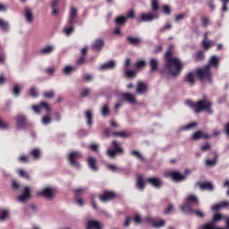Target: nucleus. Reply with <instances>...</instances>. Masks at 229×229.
<instances>
[{
	"mask_svg": "<svg viewBox=\"0 0 229 229\" xmlns=\"http://www.w3.org/2000/svg\"><path fill=\"white\" fill-rule=\"evenodd\" d=\"M221 2H223V7H222V11L223 12H227L228 11V3H229V0H220Z\"/></svg>",
	"mask_w": 229,
	"mask_h": 229,
	"instance_id": "nucleus-58",
	"label": "nucleus"
},
{
	"mask_svg": "<svg viewBox=\"0 0 229 229\" xmlns=\"http://www.w3.org/2000/svg\"><path fill=\"white\" fill-rule=\"evenodd\" d=\"M31 197V191L30 190V187H25L23 190V193L18 197V200L21 202H25Z\"/></svg>",
	"mask_w": 229,
	"mask_h": 229,
	"instance_id": "nucleus-13",
	"label": "nucleus"
},
{
	"mask_svg": "<svg viewBox=\"0 0 229 229\" xmlns=\"http://www.w3.org/2000/svg\"><path fill=\"white\" fill-rule=\"evenodd\" d=\"M127 21V19L124 16H119L115 19V24L118 26H123Z\"/></svg>",
	"mask_w": 229,
	"mask_h": 229,
	"instance_id": "nucleus-37",
	"label": "nucleus"
},
{
	"mask_svg": "<svg viewBox=\"0 0 229 229\" xmlns=\"http://www.w3.org/2000/svg\"><path fill=\"white\" fill-rule=\"evenodd\" d=\"M43 97H45L46 98H53L55 97V91L54 90L45 91L43 92Z\"/></svg>",
	"mask_w": 229,
	"mask_h": 229,
	"instance_id": "nucleus-50",
	"label": "nucleus"
},
{
	"mask_svg": "<svg viewBox=\"0 0 229 229\" xmlns=\"http://www.w3.org/2000/svg\"><path fill=\"white\" fill-rule=\"evenodd\" d=\"M86 62V57L83 55H81V57L77 60L76 64L77 65H81Z\"/></svg>",
	"mask_w": 229,
	"mask_h": 229,
	"instance_id": "nucleus-61",
	"label": "nucleus"
},
{
	"mask_svg": "<svg viewBox=\"0 0 229 229\" xmlns=\"http://www.w3.org/2000/svg\"><path fill=\"white\" fill-rule=\"evenodd\" d=\"M186 104L190 107L193 108L194 112L197 114H199L202 111H207L210 114H213V110H212L213 103L210 100H208L206 96L203 97V99H200L196 103H193L191 100H187Z\"/></svg>",
	"mask_w": 229,
	"mask_h": 229,
	"instance_id": "nucleus-2",
	"label": "nucleus"
},
{
	"mask_svg": "<svg viewBox=\"0 0 229 229\" xmlns=\"http://www.w3.org/2000/svg\"><path fill=\"white\" fill-rule=\"evenodd\" d=\"M148 92V84L142 81L138 82L136 93L144 95Z\"/></svg>",
	"mask_w": 229,
	"mask_h": 229,
	"instance_id": "nucleus-14",
	"label": "nucleus"
},
{
	"mask_svg": "<svg viewBox=\"0 0 229 229\" xmlns=\"http://www.w3.org/2000/svg\"><path fill=\"white\" fill-rule=\"evenodd\" d=\"M127 42L129 45L132 47H140L142 43V39L140 38H133V37H127L126 38Z\"/></svg>",
	"mask_w": 229,
	"mask_h": 229,
	"instance_id": "nucleus-16",
	"label": "nucleus"
},
{
	"mask_svg": "<svg viewBox=\"0 0 229 229\" xmlns=\"http://www.w3.org/2000/svg\"><path fill=\"white\" fill-rule=\"evenodd\" d=\"M151 9H152V13H158V10H159V4H158V2L157 0H152V3H151Z\"/></svg>",
	"mask_w": 229,
	"mask_h": 229,
	"instance_id": "nucleus-44",
	"label": "nucleus"
},
{
	"mask_svg": "<svg viewBox=\"0 0 229 229\" xmlns=\"http://www.w3.org/2000/svg\"><path fill=\"white\" fill-rule=\"evenodd\" d=\"M135 72L131 70H128L125 72V77L127 78H133L135 76Z\"/></svg>",
	"mask_w": 229,
	"mask_h": 229,
	"instance_id": "nucleus-60",
	"label": "nucleus"
},
{
	"mask_svg": "<svg viewBox=\"0 0 229 229\" xmlns=\"http://www.w3.org/2000/svg\"><path fill=\"white\" fill-rule=\"evenodd\" d=\"M77 14H78V10L75 7H71L70 16L68 20V23L70 26H73V24L75 23V19L77 17Z\"/></svg>",
	"mask_w": 229,
	"mask_h": 229,
	"instance_id": "nucleus-15",
	"label": "nucleus"
},
{
	"mask_svg": "<svg viewBox=\"0 0 229 229\" xmlns=\"http://www.w3.org/2000/svg\"><path fill=\"white\" fill-rule=\"evenodd\" d=\"M114 66H115V63L114 61H110L107 64L101 65L100 68L102 70H106V69H113Z\"/></svg>",
	"mask_w": 229,
	"mask_h": 229,
	"instance_id": "nucleus-42",
	"label": "nucleus"
},
{
	"mask_svg": "<svg viewBox=\"0 0 229 229\" xmlns=\"http://www.w3.org/2000/svg\"><path fill=\"white\" fill-rule=\"evenodd\" d=\"M219 64H220V59L217 56L213 55L209 59L208 64H207L206 66H208L209 69H211V67H215L217 69L219 67Z\"/></svg>",
	"mask_w": 229,
	"mask_h": 229,
	"instance_id": "nucleus-18",
	"label": "nucleus"
},
{
	"mask_svg": "<svg viewBox=\"0 0 229 229\" xmlns=\"http://www.w3.org/2000/svg\"><path fill=\"white\" fill-rule=\"evenodd\" d=\"M228 206H229V202L225 200V201L220 202L219 204L215 205L212 209L214 211L217 212L220 208H226Z\"/></svg>",
	"mask_w": 229,
	"mask_h": 229,
	"instance_id": "nucleus-33",
	"label": "nucleus"
},
{
	"mask_svg": "<svg viewBox=\"0 0 229 229\" xmlns=\"http://www.w3.org/2000/svg\"><path fill=\"white\" fill-rule=\"evenodd\" d=\"M88 165H89V166L90 167L91 170L98 171V168L97 166V163H96V159L95 158L89 157L88 158Z\"/></svg>",
	"mask_w": 229,
	"mask_h": 229,
	"instance_id": "nucleus-31",
	"label": "nucleus"
},
{
	"mask_svg": "<svg viewBox=\"0 0 229 229\" xmlns=\"http://www.w3.org/2000/svg\"><path fill=\"white\" fill-rule=\"evenodd\" d=\"M199 229H216V226L213 225L211 222L204 224Z\"/></svg>",
	"mask_w": 229,
	"mask_h": 229,
	"instance_id": "nucleus-45",
	"label": "nucleus"
},
{
	"mask_svg": "<svg viewBox=\"0 0 229 229\" xmlns=\"http://www.w3.org/2000/svg\"><path fill=\"white\" fill-rule=\"evenodd\" d=\"M86 191V189L80 188L74 191L75 192V198H76V203L80 205L81 207L83 206V200L80 198L81 194H83Z\"/></svg>",
	"mask_w": 229,
	"mask_h": 229,
	"instance_id": "nucleus-17",
	"label": "nucleus"
},
{
	"mask_svg": "<svg viewBox=\"0 0 229 229\" xmlns=\"http://www.w3.org/2000/svg\"><path fill=\"white\" fill-rule=\"evenodd\" d=\"M101 114L103 116H107L110 114L109 106L107 104L104 105L101 109Z\"/></svg>",
	"mask_w": 229,
	"mask_h": 229,
	"instance_id": "nucleus-43",
	"label": "nucleus"
},
{
	"mask_svg": "<svg viewBox=\"0 0 229 229\" xmlns=\"http://www.w3.org/2000/svg\"><path fill=\"white\" fill-rule=\"evenodd\" d=\"M131 156L139 158L141 161L144 160V157H142V155L140 152L136 151V150L131 151Z\"/></svg>",
	"mask_w": 229,
	"mask_h": 229,
	"instance_id": "nucleus-52",
	"label": "nucleus"
},
{
	"mask_svg": "<svg viewBox=\"0 0 229 229\" xmlns=\"http://www.w3.org/2000/svg\"><path fill=\"white\" fill-rule=\"evenodd\" d=\"M184 82L188 83L190 86H193L195 83V78L193 72H189L183 80Z\"/></svg>",
	"mask_w": 229,
	"mask_h": 229,
	"instance_id": "nucleus-26",
	"label": "nucleus"
},
{
	"mask_svg": "<svg viewBox=\"0 0 229 229\" xmlns=\"http://www.w3.org/2000/svg\"><path fill=\"white\" fill-rule=\"evenodd\" d=\"M10 127V123L4 122L1 117H0V129L1 130H8Z\"/></svg>",
	"mask_w": 229,
	"mask_h": 229,
	"instance_id": "nucleus-47",
	"label": "nucleus"
},
{
	"mask_svg": "<svg viewBox=\"0 0 229 229\" xmlns=\"http://www.w3.org/2000/svg\"><path fill=\"white\" fill-rule=\"evenodd\" d=\"M38 195L42 196L47 199H52L53 198V189L45 188L41 191L38 192Z\"/></svg>",
	"mask_w": 229,
	"mask_h": 229,
	"instance_id": "nucleus-20",
	"label": "nucleus"
},
{
	"mask_svg": "<svg viewBox=\"0 0 229 229\" xmlns=\"http://www.w3.org/2000/svg\"><path fill=\"white\" fill-rule=\"evenodd\" d=\"M111 145L113 148H110L106 151V154L110 158L114 159L117 155H123L124 153V150L116 140H113Z\"/></svg>",
	"mask_w": 229,
	"mask_h": 229,
	"instance_id": "nucleus-4",
	"label": "nucleus"
},
{
	"mask_svg": "<svg viewBox=\"0 0 229 229\" xmlns=\"http://www.w3.org/2000/svg\"><path fill=\"white\" fill-rule=\"evenodd\" d=\"M85 118H86V120H87V124H88L89 126H91V125L93 124V122H92V120H93V114H92L91 111H87V112L85 113Z\"/></svg>",
	"mask_w": 229,
	"mask_h": 229,
	"instance_id": "nucleus-34",
	"label": "nucleus"
},
{
	"mask_svg": "<svg viewBox=\"0 0 229 229\" xmlns=\"http://www.w3.org/2000/svg\"><path fill=\"white\" fill-rule=\"evenodd\" d=\"M196 75L199 81H208L209 83H212V72L208 66L206 65L203 68H199L196 72Z\"/></svg>",
	"mask_w": 229,
	"mask_h": 229,
	"instance_id": "nucleus-3",
	"label": "nucleus"
},
{
	"mask_svg": "<svg viewBox=\"0 0 229 229\" xmlns=\"http://www.w3.org/2000/svg\"><path fill=\"white\" fill-rule=\"evenodd\" d=\"M163 12L165 14L169 15L171 13V8L168 5L163 7Z\"/></svg>",
	"mask_w": 229,
	"mask_h": 229,
	"instance_id": "nucleus-64",
	"label": "nucleus"
},
{
	"mask_svg": "<svg viewBox=\"0 0 229 229\" xmlns=\"http://www.w3.org/2000/svg\"><path fill=\"white\" fill-rule=\"evenodd\" d=\"M76 70H77V68L74 66H66V67H64L63 72L65 75H70L72 72H74Z\"/></svg>",
	"mask_w": 229,
	"mask_h": 229,
	"instance_id": "nucleus-39",
	"label": "nucleus"
},
{
	"mask_svg": "<svg viewBox=\"0 0 229 229\" xmlns=\"http://www.w3.org/2000/svg\"><path fill=\"white\" fill-rule=\"evenodd\" d=\"M73 31H74V28L72 26H71L70 28H65L64 30V32L65 33L66 36H70Z\"/></svg>",
	"mask_w": 229,
	"mask_h": 229,
	"instance_id": "nucleus-56",
	"label": "nucleus"
},
{
	"mask_svg": "<svg viewBox=\"0 0 229 229\" xmlns=\"http://www.w3.org/2000/svg\"><path fill=\"white\" fill-rule=\"evenodd\" d=\"M211 154L215 155V158L213 160L207 159L206 165L207 166H215L217 164L219 155L216 152H211Z\"/></svg>",
	"mask_w": 229,
	"mask_h": 229,
	"instance_id": "nucleus-28",
	"label": "nucleus"
},
{
	"mask_svg": "<svg viewBox=\"0 0 229 229\" xmlns=\"http://www.w3.org/2000/svg\"><path fill=\"white\" fill-rule=\"evenodd\" d=\"M192 139L195 140H198L199 139H205V140H208L209 136L208 134H205L203 131H196L193 136Z\"/></svg>",
	"mask_w": 229,
	"mask_h": 229,
	"instance_id": "nucleus-27",
	"label": "nucleus"
},
{
	"mask_svg": "<svg viewBox=\"0 0 229 229\" xmlns=\"http://www.w3.org/2000/svg\"><path fill=\"white\" fill-rule=\"evenodd\" d=\"M117 198V194L112 191H105L102 194L98 195L101 202H108Z\"/></svg>",
	"mask_w": 229,
	"mask_h": 229,
	"instance_id": "nucleus-8",
	"label": "nucleus"
},
{
	"mask_svg": "<svg viewBox=\"0 0 229 229\" xmlns=\"http://www.w3.org/2000/svg\"><path fill=\"white\" fill-rule=\"evenodd\" d=\"M13 93L14 96L19 97L21 95V87H19V85H15L13 89Z\"/></svg>",
	"mask_w": 229,
	"mask_h": 229,
	"instance_id": "nucleus-51",
	"label": "nucleus"
},
{
	"mask_svg": "<svg viewBox=\"0 0 229 229\" xmlns=\"http://www.w3.org/2000/svg\"><path fill=\"white\" fill-rule=\"evenodd\" d=\"M10 216V213H8V210H2L0 213V220L4 221L6 218Z\"/></svg>",
	"mask_w": 229,
	"mask_h": 229,
	"instance_id": "nucleus-46",
	"label": "nucleus"
},
{
	"mask_svg": "<svg viewBox=\"0 0 229 229\" xmlns=\"http://www.w3.org/2000/svg\"><path fill=\"white\" fill-rule=\"evenodd\" d=\"M42 123H43L45 125H47V124L51 123V116H49V115H45V116L42 118Z\"/></svg>",
	"mask_w": 229,
	"mask_h": 229,
	"instance_id": "nucleus-54",
	"label": "nucleus"
},
{
	"mask_svg": "<svg viewBox=\"0 0 229 229\" xmlns=\"http://www.w3.org/2000/svg\"><path fill=\"white\" fill-rule=\"evenodd\" d=\"M19 175L22 178H25L27 180H30L31 176L30 175V174H28V172H26V170L24 169H20L19 171Z\"/></svg>",
	"mask_w": 229,
	"mask_h": 229,
	"instance_id": "nucleus-41",
	"label": "nucleus"
},
{
	"mask_svg": "<svg viewBox=\"0 0 229 229\" xmlns=\"http://www.w3.org/2000/svg\"><path fill=\"white\" fill-rule=\"evenodd\" d=\"M202 47L205 50H208L210 48V41H208V33L204 34V39L202 41Z\"/></svg>",
	"mask_w": 229,
	"mask_h": 229,
	"instance_id": "nucleus-36",
	"label": "nucleus"
},
{
	"mask_svg": "<svg viewBox=\"0 0 229 229\" xmlns=\"http://www.w3.org/2000/svg\"><path fill=\"white\" fill-rule=\"evenodd\" d=\"M197 187H199L201 191H212L214 190V186L209 182H198L195 184Z\"/></svg>",
	"mask_w": 229,
	"mask_h": 229,
	"instance_id": "nucleus-12",
	"label": "nucleus"
},
{
	"mask_svg": "<svg viewBox=\"0 0 229 229\" xmlns=\"http://www.w3.org/2000/svg\"><path fill=\"white\" fill-rule=\"evenodd\" d=\"M149 65H150V71L156 72L158 69L159 63L157 59L152 58L150 59Z\"/></svg>",
	"mask_w": 229,
	"mask_h": 229,
	"instance_id": "nucleus-32",
	"label": "nucleus"
},
{
	"mask_svg": "<svg viewBox=\"0 0 229 229\" xmlns=\"http://www.w3.org/2000/svg\"><path fill=\"white\" fill-rule=\"evenodd\" d=\"M90 94V89H84L81 92V98H86Z\"/></svg>",
	"mask_w": 229,
	"mask_h": 229,
	"instance_id": "nucleus-55",
	"label": "nucleus"
},
{
	"mask_svg": "<svg viewBox=\"0 0 229 229\" xmlns=\"http://www.w3.org/2000/svg\"><path fill=\"white\" fill-rule=\"evenodd\" d=\"M53 51H55V46H48L39 50V54L42 55H47L53 53Z\"/></svg>",
	"mask_w": 229,
	"mask_h": 229,
	"instance_id": "nucleus-29",
	"label": "nucleus"
},
{
	"mask_svg": "<svg viewBox=\"0 0 229 229\" xmlns=\"http://www.w3.org/2000/svg\"><path fill=\"white\" fill-rule=\"evenodd\" d=\"M211 149V145L209 143H206L204 146L201 147V150L203 152H207Z\"/></svg>",
	"mask_w": 229,
	"mask_h": 229,
	"instance_id": "nucleus-62",
	"label": "nucleus"
},
{
	"mask_svg": "<svg viewBox=\"0 0 229 229\" xmlns=\"http://www.w3.org/2000/svg\"><path fill=\"white\" fill-rule=\"evenodd\" d=\"M203 59H204L203 52L202 51L198 52L197 55H196V60L197 61H201Z\"/></svg>",
	"mask_w": 229,
	"mask_h": 229,
	"instance_id": "nucleus-63",
	"label": "nucleus"
},
{
	"mask_svg": "<svg viewBox=\"0 0 229 229\" xmlns=\"http://www.w3.org/2000/svg\"><path fill=\"white\" fill-rule=\"evenodd\" d=\"M104 45V40L101 38H98L94 41L92 48L96 51H100L103 48Z\"/></svg>",
	"mask_w": 229,
	"mask_h": 229,
	"instance_id": "nucleus-25",
	"label": "nucleus"
},
{
	"mask_svg": "<svg viewBox=\"0 0 229 229\" xmlns=\"http://www.w3.org/2000/svg\"><path fill=\"white\" fill-rule=\"evenodd\" d=\"M187 200H188L189 202H193L194 204L199 205V199H198V198H197L196 196H194V195H189V196L187 197Z\"/></svg>",
	"mask_w": 229,
	"mask_h": 229,
	"instance_id": "nucleus-49",
	"label": "nucleus"
},
{
	"mask_svg": "<svg viewBox=\"0 0 229 229\" xmlns=\"http://www.w3.org/2000/svg\"><path fill=\"white\" fill-rule=\"evenodd\" d=\"M173 49L174 47L172 45L167 47L166 53L165 55V69H166L168 73L173 77H177L181 74L183 66L177 57H173Z\"/></svg>",
	"mask_w": 229,
	"mask_h": 229,
	"instance_id": "nucleus-1",
	"label": "nucleus"
},
{
	"mask_svg": "<svg viewBox=\"0 0 229 229\" xmlns=\"http://www.w3.org/2000/svg\"><path fill=\"white\" fill-rule=\"evenodd\" d=\"M81 157V154L78 151H72L68 155V161L70 162V165L77 169L80 168V164L77 162V160Z\"/></svg>",
	"mask_w": 229,
	"mask_h": 229,
	"instance_id": "nucleus-7",
	"label": "nucleus"
},
{
	"mask_svg": "<svg viewBox=\"0 0 229 229\" xmlns=\"http://www.w3.org/2000/svg\"><path fill=\"white\" fill-rule=\"evenodd\" d=\"M159 18L158 13H142L140 17L136 18V21L138 23L141 22H150L153 21L154 20H157Z\"/></svg>",
	"mask_w": 229,
	"mask_h": 229,
	"instance_id": "nucleus-5",
	"label": "nucleus"
},
{
	"mask_svg": "<svg viewBox=\"0 0 229 229\" xmlns=\"http://www.w3.org/2000/svg\"><path fill=\"white\" fill-rule=\"evenodd\" d=\"M136 187L141 191L145 190L146 182L142 174L137 177Z\"/></svg>",
	"mask_w": 229,
	"mask_h": 229,
	"instance_id": "nucleus-21",
	"label": "nucleus"
},
{
	"mask_svg": "<svg viewBox=\"0 0 229 229\" xmlns=\"http://www.w3.org/2000/svg\"><path fill=\"white\" fill-rule=\"evenodd\" d=\"M163 226H165V221L160 220L154 223L153 228H163Z\"/></svg>",
	"mask_w": 229,
	"mask_h": 229,
	"instance_id": "nucleus-48",
	"label": "nucleus"
},
{
	"mask_svg": "<svg viewBox=\"0 0 229 229\" xmlns=\"http://www.w3.org/2000/svg\"><path fill=\"white\" fill-rule=\"evenodd\" d=\"M42 108H45L47 112H51V107L49 106V104H47V102H41L39 105L38 106H32V110L36 113V114H40L42 113Z\"/></svg>",
	"mask_w": 229,
	"mask_h": 229,
	"instance_id": "nucleus-10",
	"label": "nucleus"
},
{
	"mask_svg": "<svg viewBox=\"0 0 229 229\" xmlns=\"http://www.w3.org/2000/svg\"><path fill=\"white\" fill-rule=\"evenodd\" d=\"M16 126L21 129L26 128V117H24V115L16 117Z\"/></svg>",
	"mask_w": 229,
	"mask_h": 229,
	"instance_id": "nucleus-22",
	"label": "nucleus"
},
{
	"mask_svg": "<svg viewBox=\"0 0 229 229\" xmlns=\"http://www.w3.org/2000/svg\"><path fill=\"white\" fill-rule=\"evenodd\" d=\"M24 16L28 23H31L35 20V16L30 8H25Z\"/></svg>",
	"mask_w": 229,
	"mask_h": 229,
	"instance_id": "nucleus-23",
	"label": "nucleus"
},
{
	"mask_svg": "<svg viewBox=\"0 0 229 229\" xmlns=\"http://www.w3.org/2000/svg\"><path fill=\"white\" fill-rule=\"evenodd\" d=\"M86 229H102L101 224L97 220H89Z\"/></svg>",
	"mask_w": 229,
	"mask_h": 229,
	"instance_id": "nucleus-19",
	"label": "nucleus"
},
{
	"mask_svg": "<svg viewBox=\"0 0 229 229\" xmlns=\"http://www.w3.org/2000/svg\"><path fill=\"white\" fill-rule=\"evenodd\" d=\"M202 26L207 28L209 25V20L207 17L201 18Z\"/></svg>",
	"mask_w": 229,
	"mask_h": 229,
	"instance_id": "nucleus-59",
	"label": "nucleus"
},
{
	"mask_svg": "<svg viewBox=\"0 0 229 229\" xmlns=\"http://www.w3.org/2000/svg\"><path fill=\"white\" fill-rule=\"evenodd\" d=\"M181 210L185 213L194 212L190 203H185L181 207Z\"/></svg>",
	"mask_w": 229,
	"mask_h": 229,
	"instance_id": "nucleus-35",
	"label": "nucleus"
},
{
	"mask_svg": "<svg viewBox=\"0 0 229 229\" xmlns=\"http://www.w3.org/2000/svg\"><path fill=\"white\" fill-rule=\"evenodd\" d=\"M123 98L124 100H126L128 103H130L131 105H135L137 104V101L135 99V97L133 95H131V93H123L122 95Z\"/></svg>",
	"mask_w": 229,
	"mask_h": 229,
	"instance_id": "nucleus-24",
	"label": "nucleus"
},
{
	"mask_svg": "<svg viewBox=\"0 0 229 229\" xmlns=\"http://www.w3.org/2000/svg\"><path fill=\"white\" fill-rule=\"evenodd\" d=\"M124 17L126 18V20L127 19L133 20V19H135V12L133 10H130V11L127 12L126 16H124Z\"/></svg>",
	"mask_w": 229,
	"mask_h": 229,
	"instance_id": "nucleus-53",
	"label": "nucleus"
},
{
	"mask_svg": "<svg viewBox=\"0 0 229 229\" xmlns=\"http://www.w3.org/2000/svg\"><path fill=\"white\" fill-rule=\"evenodd\" d=\"M104 135L107 138L113 136V137H118V138H123V139H126L131 136V133L127 132V131H114L111 132V129L110 128H106L104 131Z\"/></svg>",
	"mask_w": 229,
	"mask_h": 229,
	"instance_id": "nucleus-6",
	"label": "nucleus"
},
{
	"mask_svg": "<svg viewBox=\"0 0 229 229\" xmlns=\"http://www.w3.org/2000/svg\"><path fill=\"white\" fill-rule=\"evenodd\" d=\"M222 219L223 216L220 213H217L213 216L211 223L216 226V223L221 221Z\"/></svg>",
	"mask_w": 229,
	"mask_h": 229,
	"instance_id": "nucleus-40",
	"label": "nucleus"
},
{
	"mask_svg": "<svg viewBox=\"0 0 229 229\" xmlns=\"http://www.w3.org/2000/svg\"><path fill=\"white\" fill-rule=\"evenodd\" d=\"M146 66V62L144 61V60H140V61H138L137 63H136V67L138 68V69H141V68H143V67H145Z\"/></svg>",
	"mask_w": 229,
	"mask_h": 229,
	"instance_id": "nucleus-57",
	"label": "nucleus"
},
{
	"mask_svg": "<svg viewBox=\"0 0 229 229\" xmlns=\"http://www.w3.org/2000/svg\"><path fill=\"white\" fill-rule=\"evenodd\" d=\"M0 29L5 32L10 30V25L8 22L0 19Z\"/></svg>",
	"mask_w": 229,
	"mask_h": 229,
	"instance_id": "nucleus-38",
	"label": "nucleus"
},
{
	"mask_svg": "<svg viewBox=\"0 0 229 229\" xmlns=\"http://www.w3.org/2000/svg\"><path fill=\"white\" fill-rule=\"evenodd\" d=\"M30 154L34 159H40L42 157V152L38 148H33Z\"/></svg>",
	"mask_w": 229,
	"mask_h": 229,
	"instance_id": "nucleus-30",
	"label": "nucleus"
},
{
	"mask_svg": "<svg viewBox=\"0 0 229 229\" xmlns=\"http://www.w3.org/2000/svg\"><path fill=\"white\" fill-rule=\"evenodd\" d=\"M147 182L157 189H160L163 185V181L157 177H149L147 179Z\"/></svg>",
	"mask_w": 229,
	"mask_h": 229,
	"instance_id": "nucleus-11",
	"label": "nucleus"
},
{
	"mask_svg": "<svg viewBox=\"0 0 229 229\" xmlns=\"http://www.w3.org/2000/svg\"><path fill=\"white\" fill-rule=\"evenodd\" d=\"M166 177H171L173 181L178 182L185 179V175L182 174L178 171H169L165 173Z\"/></svg>",
	"mask_w": 229,
	"mask_h": 229,
	"instance_id": "nucleus-9",
	"label": "nucleus"
}]
</instances>
